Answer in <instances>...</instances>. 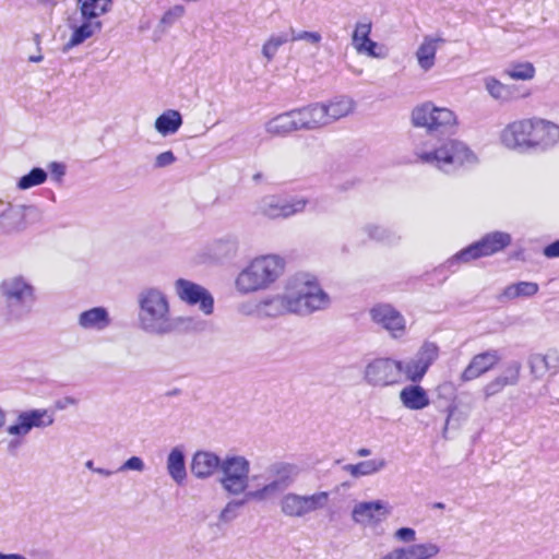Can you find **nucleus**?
I'll use <instances>...</instances> for the list:
<instances>
[{"label":"nucleus","instance_id":"nucleus-53","mask_svg":"<svg viewBox=\"0 0 559 559\" xmlns=\"http://www.w3.org/2000/svg\"><path fill=\"white\" fill-rule=\"evenodd\" d=\"M544 254L548 258H556L559 257V240L555 241L554 243L547 246L544 249Z\"/></svg>","mask_w":559,"mask_h":559},{"label":"nucleus","instance_id":"nucleus-31","mask_svg":"<svg viewBox=\"0 0 559 559\" xmlns=\"http://www.w3.org/2000/svg\"><path fill=\"white\" fill-rule=\"evenodd\" d=\"M259 319H276L292 313L286 292L260 298Z\"/></svg>","mask_w":559,"mask_h":559},{"label":"nucleus","instance_id":"nucleus-59","mask_svg":"<svg viewBox=\"0 0 559 559\" xmlns=\"http://www.w3.org/2000/svg\"><path fill=\"white\" fill-rule=\"evenodd\" d=\"M5 423V413L4 411L0 407V428L4 425Z\"/></svg>","mask_w":559,"mask_h":559},{"label":"nucleus","instance_id":"nucleus-52","mask_svg":"<svg viewBox=\"0 0 559 559\" xmlns=\"http://www.w3.org/2000/svg\"><path fill=\"white\" fill-rule=\"evenodd\" d=\"M51 176L55 180L60 181L66 174V166L63 164L53 162L48 165Z\"/></svg>","mask_w":559,"mask_h":559},{"label":"nucleus","instance_id":"nucleus-15","mask_svg":"<svg viewBox=\"0 0 559 559\" xmlns=\"http://www.w3.org/2000/svg\"><path fill=\"white\" fill-rule=\"evenodd\" d=\"M306 199L286 200L277 195H265L257 204V212L267 218H288L305 211Z\"/></svg>","mask_w":559,"mask_h":559},{"label":"nucleus","instance_id":"nucleus-57","mask_svg":"<svg viewBox=\"0 0 559 559\" xmlns=\"http://www.w3.org/2000/svg\"><path fill=\"white\" fill-rule=\"evenodd\" d=\"M43 55L41 53H37V55H34V56H29L28 57V61L29 62H40L43 60Z\"/></svg>","mask_w":559,"mask_h":559},{"label":"nucleus","instance_id":"nucleus-11","mask_svg":"<svg viewBox=\"0 0 559 559\" xmlns=\"http://www.w3.org/2000/svg\"><path fill=\"white\" fill-rule=\"evenodd\" d=\"M173 289L179 301L198 309L205 316L214 312V297L211 292L188 278L179 277L173 284Z\"/></svg>","mask_w":559,"mask_h":559},{"label":"nucleus","instance_id":"nucleus-60","mask_svg":"<svg viewBox=\"0 0 559 559\" xmlns=\"http://www.w3.org/2000/svg\"><path fill=\"white\" fill-rule=\"evenodd\" d=\"M454 409H455L454 406L449 407V409H448V418H447V421H445L447 425L449 424L450 418L452 417V415L454 413Z\"/></svg>","mask_w":559,"mask_h":559},{"label":"nucleus","instance_id":"nucleus-30","mask_svg":"<svg viewBox=\"0 0 559 559\" xmlns=\"http://www.w3.org/2000/svg\"><path fill=\"white\" fill-rule=\"evenodd\" d=\"M299 130H317L328 126L323 103H313L295 109Z\"/></svg>","mask_w":559,"mask_h":559},{"label":"nucleus","instance_id":"nucleus-17","mask_svg":"<svg viewBox=\"0 0 559 559\" xmlns=\"http://www.w3.org/2000/svg\"><path fill=\"white\" fill-rule=\"evenodd\" d=\"M510 242L511 236L509 234L495 231L486 235L480 241L461 250L454 259L461 262H469L480 257L491 255L509 246Z\"/></svg>","mask_w":559,"mask_h":559},{"label":"nucleus","instance_id":"nucleus-58","mask_svg":"<svg viewBox=\"0 0 559 559\" xmlns=\"http://www.w3.org/2000/svg\"><path fill=\"white\" fill-rule=\"evenodd\" d=\"M85 467L91 472L95 473L96 466L94 465V462L92 460L85 462Z\"/></svg>","mask_w":559,"mask_h":559},{"label":"nucleus","instance_id":"nucleus-22","mask_svg":"<svg viewBox=\"0 0 559 559\" xmlns=\"http://www.w3.org/2000/svg\"><path fill=\"white\" fill-rule=\"evenodd\" d=\"M239 253V240L234 235L213 240L202 253L203 261L226 262L235 259Z\"/></svg>","mask_w":559,"mask_h":559},{"label":"nucleus","instance_id":"nucleus-46","mask_svg":"<svg viewBox=\"0 0 559 559\" xmlns=\"http://www.w3.org/2000/svg\"><path fill=\"white\" fill-rule=\"evenodd\" d=\"M47 179V173L41 168H33L27 175L21 177L17 181L20 190H27L44 183Z\"/></svg>","mask_w":559,"mask_h":559},{"label":"nucleus","instance_id":"nucleus-44","mask_svg":"<svg viewBox=\"0 0 559 559\" xmlns=\"http://www.w3.org/2000/svg\"><path fill=\"white\" fill-rule=\"evenodd\" d=\"M329 501L330 493L328 491H317L311 495H304V516L325 509Z\"/></svg>","mask_w":559,"mask_h":559},{"label":"nucleus","instance_id":"nucleus-38","mask_svg":"<svg viewBox=\"0 0 559 559\" xmlns=\"http://www.w3.org/2000/svg\"><path fill=\"white\" fill-rule=\"evenodd\" d=\"M388 465V462L383 457H374L368 461H362L356 464H346L343 466V469L348 473L350 476L358 478L364 476H369L377 474L384 469Z\"/></svg>","mask_w":559,"mask_h":559},{"label":"nucleus","instance_id":"nucleus-40","mask_svg":"<svg viewBox=\"0 0 559 559\" xmlns=\"http://www.w3.org/2000/svg\"><path fill=\"white\" fill-rule=\"evenodd\" d=\"M166 468L175 483L181 485L185 481L187 471L185 455L180 448L176 447L169 452L166 461Z\"/></svg>","mask_w":559,"mask_h":559},{"label":"nucleus","instance_id":"nucleus-63","mask_svg":"<svg viewBox=\"0 0 559 559\" xmlns=\"http://www.w3.org/2000/svg\"><path fill=\"white\" fill-rule=\"evenodd\" d=\"M2 204H3V201L0 199V205H2Z\"/></svg>","mask_w":559,"mask_h":559},{"label":"nucleus","instance_id":"nucleus-39","mask_svg":"<svg viewBox=\"0 0 559 559\" xmlns=\"http://www.w3.org/2000/svg\"><path fill=\"white\" fill-rule=\"evenodd\" d=\"M538 290L539 286L535 282H518L504 287L499 299L510 301L518 298H530L535 296Z\"/></svg>","mask_w":559,"mask_h":559},{"label":"nucleus","instance_id":"nucleus-29","mask_svg":"<svg viewBox=\"0 0 559 559\" xmlns=\"http://www.w3.org/2000/svg\"><path fill=\"white\" fill-rule=\"evenodd\" d=\"M528 366L535 379H542L547 373L556 374L559 371V353L550 348L544 354H534L530 357Z\"/></svg>","mask_w":559,"mask_h":559},{"label":"nucleus","instance_id":"nucleus-36","mask_svg":"<svg viewBox=\"0 0 559 559\" xmlns=\"http://www.w3.org/2000/svg\"><path fill=\"white\" fill-rule=\"evenodd\" d=\"M183 123L181 114L176 109L164 110L154 122L155 131L166 138L176 134Z\"/></svg>","mask_w":559,"mask_h":559},{"label":"nucleus","instance_id":"nucleus-2","mask_svg":"<svg viewBox=\"0 0 559 559\" xmlns=\"http://www.w3.org/2000/svg\"><path fill=\"white\" fill-rule=\"evenodd\" d=\"M285 267V259L278 254L257 255L237 273L234 289L240 296L267 290L283 276Z\"/></svg>","mask_w":559,"mask_h":559},{"label":"nucleus","instance_id":"nucleus-27","mask_svg":"<svg viewBox=\"0 0 559 559\" xmlns=\"http://www.w3.org/2000/svg\"><path fill=\"white\" fill-rule=\"evenodd\" d=\"M533 150H547L559 142V126L545 119L534 118Z\"/></svg>","mask_w":559,"mask_h":559},{"label":"nucleus","instance_id":"nucleus-37","mask_svg":"<svg viewBox=\"0 0 559 559\" xmlns=\"http://www.w3.org/2000/svg\"><path fill=\"white\" fill-rule=\"evenodd\" d=\"M79 16L90 21H99V17L110 11L112 0H76Z\"/></svg>","mask_w":559,"mask_h":559},{"label":"nucleus","instance_id":"nucleus-4","mask_svg":"<svg viewBox=\"0 0 559 559\" xmlns=\"http://www.w3.org/2000/svg\"><path fill=\"white\" fill-rule=\"evenodd\" d=\"M290 312L298 316H309L329 308L331 298L310 274H296L285 286Z\"/></svg>","mask_w":559,"mask_h":559},{"label":"nucleus","instance_id":"nucleus-20","mask_svg":"<svg viewBox=\"0 0 559 559\" xmlns=\"http://www.w3.org/2000/svg\"><path fill=\"white\" fill-rule=\"evenodd\" d=\"M391 514V507L383 500L364 501L354 506L352 520L362 526L380 523Z\"/></svg>","mask_w":559,"mask_h":559},{"label":"nucleus","instance_id":"nucleus-54","mask_svg":"<svg viewBox=\"0 0 559 559\" xmlns=\"http://www.w3.org/2000/svg\"><path fill=\"white\" fill-rule=\"evenodd\" d=\"M95 473L105 478L111 477L114 475L112 471L103 467H96Z\"/></svg>","mask_w":559,"mask_h":559},{"label":"nucleus","instance_id":"nucleus-34","mask_svg":"<svg viewBox=\"0 0 559 559\" xmlns=\"http://www.w3.org/2000/svg\"><path fill=\"white\" fill-rule=\"evenodd\" d=\"M520 371L521 365L519 362H513L510 365L504 373L496 377L484 386V397L487 400L500 393L506 386L516 384L519 381Z\"/></svg>","mask_w":559,"mask_h":559},{"label":"nucleus","instance_id":"nucleus-49","mask_svg":"<svg viewBox=\"0 0 559 559\" xmlns=\"http://www.w3.org/2000/svg\"><path fill=\"white\" fill-rule=\"evenodd\" d=\"M321 39H322V36L319 32H307V31L293 33V36L290 38V40H293V41L304 40L311 45H318L321 41Z\"/></svg>","mask_w":559,"mask_h":559},{"label":"nucleus","instance_id":"nucleus-43","mask_svg":"<svg viewBox=\"0 0 559 559\" xmlns=\"http://www.w3.org/2000/svg\"><path fill=\"white\" fill-rule=\"evenodd\" d=\"M504 74L511 80L531 81L536 75V69L530 61L514 62L504 70Z\"/></svg>","mask_w":559,"mask_h":559},{"label":"nucleus","instance_id":"nucleus-23","mask_svg":"<svg viewBox=\"0 0 559 559\" xmlns=\"http://www.w3.org/2000/svg\"><path fill=\"white\" fill-rule=\"evenodd\" d=\"M31 207L25 205H13L8 203L0 212V234L12 236L24 231L27 228V211Z\"/></svg>","mask_w":559,"mask_h":559},{"label":"nucleus","instance_id":"nucleus-16","mask_svg":"<svg viewBox=\"0 0 559 559\" xmlns=\"http://www.w3.org/2000/svg\"><path fill=\"white\" fill-rule=\"evenodd\" d=\"M372 322L385 330L392 338H403L407 333L405 317L390 304H379L369 311Z\"/></svg>","mask_w":559,"mask_h":559},{"label":"nucleus","instance_id":"nucleus-61","mask_svg":"<svg viewBox=\"0 0 559 559\" xmlns=\"http://www.w3.org/2000/svg\"><path fill=\"white\" fill-rule=\"evenodd\" d=\"M175 11L177 12L178 15H180L182 13V8L178 7L175 9Z\"/></svg>","mask_w":559,"mask_h":559},{"label":"nucleus","instance_id":"nucleus-19","mask_svg":"<svg viewBox=\"0 0 559 559\" xmlns=\"http://www.w3.org/2000/svg\"><path fill=\"white\" fill-rule=\"evenodd\" d=\"M67 26L70 34L62 46L63 52H69L73 48L83 45L86 40L94 37L102 31L103 23L100 21H90L73 14L68 17Z\"/></svg>","mask_w":559,"mask_h":559},{"label":"nucleus","instance_id":"nucleus-1","mask_svg":"<svg viewBox=\"0 0 559 559\" xmlns=\"http://www.w3.org/2000/svg\"><path fill=\"white\" fill-rule=\"evenodd\" d=\"M136 323L146 335L163 337L187 330L194 321L190 316H174L168 294L158 286H146L136 295Z\"/></svg>","mask_w":559,"mask_h":559},{"label":"nucleus","instance_id":"nucleus-35","mask_svg":"<svg viewBox=\"0 0 559 559\" xmlns=\"http://www.w3.org/2000/svg\"><path fill=\"white\" fill-rule=\"evenodd\" d=\"M484 90L488 96L500 104H507L514 99L513 88L493 75H486L481 80Z\"/></svg>","mask_w":559,"mask_h":559},{"label":"nucleus","instance_id":"nucleus-26","mask_svg":"<svg viewBox=\"0 0 559 559\" xmlns=\"http://www.w3.org/2000/svg\"><path fill=\"white\" fill-rule=\"evenodd\" d=\"M78 325L83 331L102 332L111 325V317L105 307H93L79 313Z\"/></svg>","mask_w":559,"mask_h":559},{"label":"nucleus","instance_id":"nucleus-10","mask_svg":"<svg viewBox=\"0 0 559 559\" xmlns=\"http://www.w3.org/2000/svg\"><path fill=\"white\" fill-rule=\"evenodd\" d=\"M269 473L270 481L248 493V499L265 501L277 496L295 481L299 468L293 463L281 462L271 466Z\"/></svg>","mask_w":559,"mask_h":559},{"label":"nucleus","instance_id":"nucleus-14","mask_svg":"<svg viewBox=\"0 0 559 559\" xmlns=\"http://www.w3.org/2000/svg\"><path fill=\"white\" fill-rule=\"evenodd\" d=\"M534 118L520 119L508 123L500 132L503 146L515 151L533 150Z\"/></svg>","mask_w":559,"mask_h":559},{"label":"nucleus","instance_id":"nucleus-5","mask_svg":"<svg viewBox=\"0 0 559 559\" xmlns=\"http://www.w3.org/2000/svg\"><path fill=\"white\" fill-rule=\"evenodd\" d=\"M250 461L238 454L226 455L219 469L218 483L224 492L231 497L245 496L248 499L250 486Z\"/></svg>","mask_w":559,"mask_h":559},{"label":"nucleus","instance_id":"nucleus-21","mask_svg":"<svg viewBox=\"0 0 559 559\" xmlns=\"http://www.w3.org/2000/svg\"><path fill=\"white\" fill-rule=\"evenodd\" d=\"M500 359L501 357L497 349H488L474 355L460 374V380L466 383L480 378L492 370L499 364Z\"/></svg>","mask_w":559,"mask_h":559},{"label":"nucleus","instance_id":"nucleus-55","mask_svg":"<svg viewBox=\"0 0 559 559\" xmlns=\"http://www.w3.org/2000/svg\"><path fill=\"white\" fill-rule=\"evenodd\" d=\"M357 455L359 457H367L371 455V450L368 448H360L357 450Z\"/></svg>","mask_w":559,"mask_h":559},{"label":"nucleus","instance_id":"nucleus-56","mask_svg":"<svg viewBox=\"0 0 559 559\" xmlns=\"http://www.w3.org/2000/svg\"><path fill=\"white\" fill-rule=\"evenodd\" d=\"M451 388V383L450 382H443L441 384L438 385L437 388V392L439 394H441L442 391L447 390V389H450Z\"/></svg>","mask_w":559,"mask_h":559},{"label":"nucleus","instance_id":"nucleus-9","mask_svg":"<svg viewBox=\"0 0 559 559\" xmlns=\"http://www.w3.org/2000/svg\"><path fill=\"white\" fill-rule=\"evenodd\" d=\"M439 346L433 342H424L416 354L406 360L397 359L401 383H420L429 368L439 357Z\"/></svg>","mask_w":559,"mask_h":559},{"label":"nucleus","instance_id":"nucleus-8","mask_svg":"<svg viewBox=\"0 0 559 559\" xmlns=\"http://www.w3.org/2000/svg\"><path fill=\"white\" fill-rule=\"evenodd\" d=\"M55 423L53 412L47 408H32L20 412L13 424L7 427V433L12 437L8 447L9 450L21 445L23 439L32 429H45Z\"/></svg>","mask_w":559,"mask_h":559},{"label":"nucleus","instance_id":"nucleus-42","mask_svg":"<svg viewBox=\"0 0 559 559\" xmlns=\"http://www.w3.org/2000/svg\"><path fill=\"white\" fill-rule=\"evenodd\" d=\"M362 230L371 240L385 245H391L399 239L393 230L378 223H368Z\"/></svg>","mask_w":559,"mask_h":559},{"label":"nucleus","instance_id":"nucleus-50","mask_svg":"<svg viewBox=\"0 0 559 559\" xmlns=\"http://www.w3.org/2000/svg\"><path fill=\"white\" fill-rule=\"evenodd\" d=\"M177 160L175 154L171 151H165L159 153L154 159L155 168H164L173 165Z\"/></svg>","mask_w":559,"mask_h":559},{"label":"nucleus","instance_id":"nucleus-28","mask_svg":"<svg viewBox=\"0 0 559 559\" xmlns=\"http://www.w3.org/2000/svg\"><path fill=\"white\" fill-rule=\"evenodd\" d=\"M223 459L210 451H198L191 461V474L198 479H207L221 469Z\"/></svg>","mask_w":559,"mask_h":559},{"label":"nucleus","instance_id":"nucleus-3","mask_svg":"<svg viewBox=\"0 0 559 559\" xmlns=\"http://www.w3.org/2000/svg\"><path fill=\"white\" fill-rule=\"evenodd\" d=\"M414 154L418 162L444 173L459 167H473L479 162L477 154L467 144L455 139L440 141L438 145L421 142L416 145Z\"/></svg>","mask_w":559,"mask_h":559},{"label":"nucleus","instance_id":"nucleus-25","mask_svg":"<svg viewBox=\"0 0 559 559\" xmlns=\"http://www.w3.org/2000/svg\"><path fill=\"white\" fill-rule=\"evenodd\" d=\"M401 405L411 412L424 411L430 405L428 391L419 383H408L399 392Z\"/></svg>","mask_w":559,"mask_h":559},{"label":"nucleus","instance_id":"nucleus-7","mask_svg":"<svg viewBox=\"0 0 559 559\" xmlns=\"http://www.w3.org/2000/svg\"><path fill=\"white\" fill-rule=\"evenodd\" d=\"M415 127L424 128L430 133H444L457 124L456 114L432 102H425L414 107L411 115Z\"/></svg>","mask_w":559,"mask_h":559},{"label":"nucleus","instance_id":"nucleus-41","mask_svg":"<svg viewBox=\"0 0 559 559\" xmlns=\"http://www.w3.org/2000/svg\"><path fill=\"white\" fill-rule=\"evenodd\" d=\"M281 511L289 518H304V495L294 492L283 496L280 502Z\"/></svg>","mask_w":559,"mask_h":559},{"label":"nucleus","instance_id":"nucleus-6","mask_svg":"<svg viewBox=\"0 0 559 559\" xmlns=\"http://www.w3.org/2000/svg\"><path fill=\"white\" fill-rule=\"evenodd\" d=\"M0 293L7 302L10 320L23 318L35 301L34 286L20 275L5 278L0 285Z\"/></svg>","mask_w":559,"mask_h":559},{"label":"nucleus","instance_id":"nucleus-33","mask_svg":"<svg viewBox=\"0 0 559 559\" xmlns=\"http://www.w3.org/2000/svg\"><path fill=\"white\" fill-rule=\"evenodd\" d=\"M355 108V100L352 97L344 95L336 96L329 102L323 103V111L328 126L352 115Z\"/></svg>","mask_w":559,"mask_h":559},{"label":"nucleus","instance_id":"nucleus-47","mask_svg":"<svg viewBox=\"0 0 559 559\" xmlns=\"http://www.w3.org/2000/svg\"><path fill=\"white\" fill-rule=\"evenodd\" d=\"M248 501L249 500L245 497L242 500H231L227 502L219 513V520L222 522L231 521L236 516V510L245 506Z\"/></svg>","mask_w":559,"mask_h":559},{"label":"nucleus","instance_id":"nucleus-51","mask_svg":"<svg viewBox=\"0 0 559 559\" xmlns=\"http://www.w3.org/2000/svg\"><path fill=\"white\" fill-rule=\"evenodd\" d=\"M260 299L241 304L240 312L246 316L259 318Z\"/></svg>","mask_w":559,"mask_h":559},{"label":"nucleus","instance_id":"nucleus-13","mask_svg":"<svg viewBox=\"0 0 559 559\" xmlns=\"http://www.w3.org/2000/svg\"><path fill=\"white\" fill-rule=\"evenodd\" d=\"M399 361L393 358H376L364 370V380L374 388H388L401 383Z\"/></svg>","mask_w":559,"mask_h":559},{"label":"nucleus","instance_id":"nucleus-62","mask_svg":"<svg viewBox=\"0 0 559 559\" xmlns=\"http://www.w3.org/2000/svg\"><path fill=\"white\" fill-rule=\"evenodd\" d=\"M260 177H261V175H260V174H257V175H254V177H253V178H254V180H258V179H260Z\"/></svg>","mask_w":559,"mask_h":559},{"label":"nucleus","instance_id":"nucleus-45","mask_svg":"<svg viewBox=\"0 0 559 559\" xmlns=\"http://www.w3.org/2000/svg\"><path fill=\"white\" fill-rule=\"evenodd\" d=\"M289 40L288 35L285 33L271 35L262 46V56L271 61L276 56L278 49Z\"/></svg>","mask_w":559,"mask_h":559},{"label":"nucleus","instance_id":"nucleus-32","mask_svg":"<svg viewBox=\"0 0 559 559\" xmlns=\"http://www.w3.org/2000/svg\"><path fill=\"white\" fill-rule=\"evenodd\" d=\"M298 130L295 109L282 112L264 123L265 133L272 138L286 136Z\"/></svg>","mask_w":559,"mask_h":559},{"label":"nucleus","instance_id":"nucleus-12","mask_svg":"<svg viewBox=\"0 0 559 559\" xmlns=\"http://www.w3.org/2000/svg\"><path fill=\"white\" fill-rule=\"evenodd\" d=\"M393 537L399 543L408 544L397 546L402 559H436L441 552V547L432 540L413 543L416 539V531L412 527L397 528Z\"/></svg>","mask_w":559,"mask_h":559},{"label":"nucleus","instance_id":"nucleus-48","mask_svg":"<svg viewBox=\"0 0 559 559\" xmlns=\"http://www.w3.org/2000/svg\"><path fill=\"white\" fill-rule=\"evenodd\" d=\"M145 469V463L140 456H131L119 467V472L134 471L142 473Z\"/></svg>","mask_w":559,"mask_h":559},{"label":"nucleus","instance_id":"nucleus-24","mask_svg":"<svg viewBox=\"0 0 559 559\" xmlns=\"http://www.w3.org/2000/svg\"><path fill=\"white\" fill-rule=\"evenodd\" d=\"M445 40L438 35H425L416 48L415 59L418 68L427 73L432 70L437 62V52L444 45Z\"/></svg>","mask_w":559,"mask_h":559},{"label":"nucleus","instance_id":"nucleus-18","mask_svg":"<svg viewBox=\"0 0 559 559\" xmlns=\"http://www.w3.org/2000/svg\"><path fill=\"white\" fill-rule=\"evenodd\" d=\"M372 23L368 19L357 21L354 25L350 41L355 51L360 56L373 59L386 57L385 49L370 38Z\"/></svg>","mask_w":559,"mask_h":559}]
</instances>
